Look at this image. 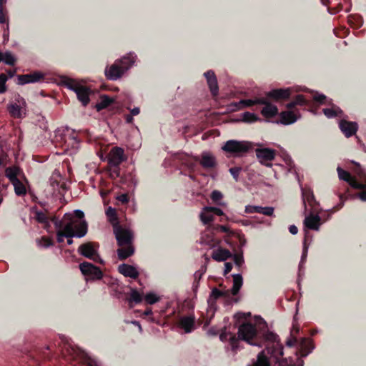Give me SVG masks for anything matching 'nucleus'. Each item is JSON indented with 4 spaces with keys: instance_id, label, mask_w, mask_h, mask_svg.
<instances>
[{
    "instance_id": "f257e3e1",
    "label": "nucleus",
    "mask_w": 366,
    "mask_h": 366,
    "mask_svg": "<svg viewBox=\"0 0 366 366\" xmlns=\"http://www.w3.org/2000/svg\"><path fill=\"white\" fill-rule=\"evenodd\" d=\"M267 340L268 343L266 349L258 354L254 366H270L272 362H279L280 366H303V360L300 358H298L297 363L295 364L292 360H290L289 363L286 359L280 362V358L283 355V347L276 335L267 334Z\"/></svg>"
},
{
    "instance_id": "f03ea898",
    "label": "nucleus",
    "mask_w": 366,
    "mask_h": 366,
    "mask_svg": "<svg viewBox=\"0 0 366 366\" xmlns=\"http://www.w3.org/2000/svg\"><path fill=\"white\" fill-rule=\"evenodd\" d=\"M64 226L62 230L66 233V237H82L87 232V225L84 220H77L72 214H66L62 219Z\"/></svg>"
},
{
    "instance_id": "7ed1b4c3",
    "label": "nucleus",
    "mask_w": 366,
    "mask_h": 366,
    "mask_svg": "<svg viewBox=\"0 0 366 366\" xmlns=\"http://www.w3.org/2000/svg\"><path fill=\"white\" fill-rule=\"evenodd\" d=\"M64 226L62 230L66 233V237H82L87 232V225L84 220H77L72 214H66L62 219Z\"/></svg>"
},
{
    "instance_id": "20e7f679",
    "label": "nucleus",
    "mask_w": 366,
    "mask_h": 366,
    "mask_svg": "<svg viewBox=\"0 0 366 366\" xmlns=\"http://www.w3.org/2000/svg\"><path fill=\"white\" fill-rule=\"evenodd\" d=\"M134 62V56L129 54L122 59L115 61L109 68L106 69L107 77L112 80H116L128 70Z\"/></svg>"
},
{
    "instance_id": "39448f33",
    "label": "nucleus",
    "mask_w": 366,
    "mask_h": 366,
    "mask_svg": "<svg viewBox=\"0 0 366 366\" xmlns=\"http://www.w3.org/2000/svg\"><path fill=\"white\" fill-rule=\"evenodd\" d=\"M252 148L248 141L228 140L222 147V151L232 157H241Z\"/></svg>"
},
{
    "instance_id": "423d86ee",
    "label": "nucleus",
    "mask_w": 366,
    "mask_h": 366,
    "mask_svg": "<svg viewBox=\"0 0 366 366\" xmlns=\"http://www.w3.org/2000/svg\"><path fill=\"white\" fill-rule=\"evenodd\" d=\"M66 86L74 91L78 99L82 103L84 106H86L89 102V95L91 91L86 86L80 85L76 81L73 79H68L65 81Z\"/></svg>"
},
{
    "instance_id": "0eeeda50",
    "label": "nucleus",
    "mask_w": 366,
    "mask_h": 366,
    "mask_svg": "<svg viewBox=\"0 0 366 366\" xmlns=\"http://www.w3.org/2000/svg\"><path fill=\"white\" fill-rule=\"evenodd\" d=\"M26 103L19 94L14 95V102L8 107L10 114L15 118L23 117L26 114Z\"/></svg>"
},
{
    "instance_id": "6e6552de",
    "label": "nucleus",
    "mask_w": 366,
    "mask_h": 366,
    "mask_svg": "<svg viewBox=\"0 0 366 366\" xmlns=\"http://www.w3.org/2000/svg\"><path fill=\"white\" fill-rule=\"evenodd\" d=\"M257 333L255 326L250 323L242 324L238 329V339L245 341L252 345H256L252 342V340Z\"/></svg>"
},
{
    "instance_id": "1a4fd4ad",
    "label": "nucleus",
    "mask_w": 366,
    "mask_h": 366,
    "mask_svg": "<svg viewBox=\"0 0 366 366\" xmlns=\"http://www.w3.org/2000/svg\"><path fill=\"white\" fill-rule=\"evenodd\" d=\"M78 252L82 256L92 259L94 262L102 263V260L97 254V250L95 246L92 242H87L79 246Z\"/></svg>"
},
{
    "instance_id": "9d476101",
    "label": "nucleus",
    "mask_w": 366,
    "mask_h": 366,
    "mask_svg": "<svg viewBox=\"0 0 366 366\" xmlns=\"http://www.w3.org/2000/svg\"><path fill=\"white\" fill-rule=\"evenodd\" d=\"M107 159L110 166L117 167L122 162L127 159V157L122 148L115 147L108 154Z\"/></svg>"
},
{
    "instance_id": "9b49d317",
    "label": "nucleus",
    "mask_w": 366,
    "mask_h": 366,
    "mask_svg": "<svg viewBox=\"0 0 366 366\" xmlns=\"http://www.w3.org/2000/svg\"><path fill=\"white\" fill-rule=\"evenodd\" d=\"M79 269L87 279L99 280L102 277V271L91 263L83 262L80 264Z\"/></svg>"
},
{
    "instance_id": "f8f14e48",
    "label": "nucleus",
    "mask_w": 366,
    "mask_h": 366,
    "mask_svg": "<svg viewBox=\"0 0 366 366\" xmlns=\"http://www.w3.org/2000/svg\"><path fill=\"white\" fill-rule=\"evenodd\" d=\"M257 157L259 162L267 167H271L269 162L272 161L275 157V151L269 148H258L255 150Z\"/></svg>"
},
{
    "instance_id": "ddd939ff",
    "label": "nucleus",
    "mask_w": 366,
    "mask_h": 366,
    "mask_svg": "<svg viewBox=\"0 0 366 366\" xmlns=\"http://www.w3.org/2000/svg\"><path fill=\"white\" fill-rule=\"evenodd\" d=\"M114 234L119 247L132 243V233L130 230L116 227L114 228Z\"/></svg>"
},
{
    "instance_id": "4468645a",
    "label": "nucleus",
    "mask_w": 366,
    "mask_h": 366,
    "mask_svg": "<svg viewBox=\"0 0 366 366\" xmlns=\"http://www.w3.org/2000/svg\"><path fill=\"white\" fill-rule=\"evenodd\" d=\"M291 93L292 89L290 88L273 89L266 94V98L280 101L288 99Z\"/></svg>"
},
{
    "instance_id": "2eb2a0df",
    "label": "nucleus",
    "mask_w": 366,
    "mask_h": 366,
    "mask_svg": "<svg viewBox=\"0 0 366 366\" xmlns=\"http://www.w3.org/2000/svg\"><path fill=\"white\" fill-rule=\"evenodd\" d=\"M262 100L264 102V103H259V104L264 105L261 110L262 115L267 119L275 117L278 114L277 106L269 103L267 98H262Z\"/></svg>"
},
{
    "instance_id": "dca6fc26",
    "label": "nucleus",
    "mask_w": 366,
    "mask_h": 366,
    "mask_svg": "<svg viewBox=\"0 0 366 366\" xmlns=\"http://www.w3.org/2000/svg\"><path fill=\"white\" fill-rule=\"evenodd\" d=\"M338 177L340 179L344 180L350 184V185L355 189L363 188L362 184L358 183L354 177H352L349 172L343 170L341 167H338L337 169Z\"/></svg>"
},
{
    "instance_id": "f3484780",
    "label": "nucleus",
    "mask_w": 366,
    "mask_h": 366,
    "mask_svg": "<svg viewBox=\"0 0 366 366\" xmlns=\"http://www.w3.org/2000/svg\"><path fill=\"white\" fill-rule=\"evenodd\" d=\"M200 242L214 248L221 243V240L216 239L212 232L207 229L202 234Z\"/></svg>"
},
{
    "instance_id": "a211bd4d",
    "label": "nucleus",
    "mask_w": 366,
    "mask_h": 366,
    "mask_svg": "<svg viewBox=\"0 0 366 366\" xmlns=\"http://www.w3.org/2000/svg\"><path fill=\"white\" fill-rule=\"evenodd\" d=\"M304 225L307 229L317 231L321 225V218L317 214L307 215L304 219Z\"/></svg>"
},
{
    "instance_id": "6ab92c4d",
    "label": "nucleus",
    "mask_w": 366,
    "mask_h": 366,
    "mask_svg": "<svg viewBox=\"0 0 366 366\" xmlns=\"http://www.w3.org/2000/svg\"><path fill=\"white\" fill-rule=\"evenodd\" d=\"M340 128L346 137H350L356 133L357 124L355 122L342 120L340 122Z\"/></svg>"
},
{
    "instance_id": "aec40b11",
    "label": "nucleus",
    "mask_w": 366,
    "mask_h": 366,
    "mask_svg": "<svg viewBox=\"0 0 366 366\" xmlns=\"http://www.w3.org/2000/svg\"><path fill=\"white\" fill-rule=\"evenodd\" d=\"M199 162L200 164L205 169L214 168L217 164L215 157L209 152H202Z\"/></svg>"
},
{
    "instance_id": "412c9836",
    "label": "nucleus",
    "mask_w": 366,
    "mask_h": 366,
    "mask_svg": "<svg viewBox=\"0 0 366 366\" xmlns=\"http://www.w3.org/2000/svg\"><path fill=\"white\" fill-rule=\"evenodd\" d=\"M79 141L74 135H65L64 151L69 154L74 153L79 147Z\"/></svg>"
},
{
    "instance_id": "4be33fe9",
    "label": "nucleus",
    "mask_w": 366,
    "mask_h": 366,
    "mask_svg": "<svg viewBox=\"0 0 366 366\" xmlns=\"http://www.w3.org/2000/svg\"><path fill=\"white\" fill-rule=\"evenodd\" d=\"M246 213H259L267 216H272L274 213V207L247 205L245 207Z\"/></svg>"
},
{
    "instance_id": "5701e85b",
    "label": "nucleus",
    "mask_w": 366,
    "mask_h": 366,
    "mask_svg": "<svg viewBox=\"0 0 366 366\" xmlns=\"http://www.w3.org/2000/svg\"><path fill=\"white\" fill-rule=\"evenodd\" d=\"M232 257V253L227 249L218 247L214 249L212 258L217 262H224Z\"/></svg>"
},
{
    "instance_id": "b1692460",
    "label": "nucleus",
    "mask_w": 366,
    "mask_h": 366,
    "mask_svg": "<svg viewBox=\"0 0 366 366\" xmlns=\"http://www.w3.org/2000/svg\"><path fill=\"white\" fill-rule=\"evenodd\" d=\"M204 76L207 79V84L209 85L212 94L214 96L217 95L219 88L217 84V80L214 75V73L212 71H208L204 73Z\"/></svg>"
},
{
    "instance_id": "393cba45",
    "label": "nucleus",
    "mask_w": 366,
    "mask_h": 366,
    "mask_svg": "<svg viewBox=\"0 0 366 366\" xmlns=\"http://www.w3.org/2000/svg\"><path fill=\"white\" fill-rule=\"evenodd\" d=\"M280 122L285 125L295 122L300 117V115L293 111L282 112L280 113Z\"/></svg>"
},
{
    "instance_id": "a878e982",
    "label": "nucleus",
    "mask_w": 366,
    "mask_h": 366,
    "mask_svg": "<svg viewBox=\"0 0 366 366\" xmlns=\"http://www.w3.org/2000/svg\"><path fill=\"white\" fill-rule=\"evenodd\" d=\"M43 78V75L39 72H34L29 74L20 75L18 77L19 84H25L29 83H34L39 81Z\"/></svg>"
},
{
    "instance_id": "bb28decb",
    "label": "nucleus",
    "mask_w": 366,
    "mask_h": 366,
    "mask_svg": "<svg viewBox=\"0 0 366 366\" xmlns=\"http://www.w3.org/2000/svg\"><path fill=\"white\" fill-rule=\"evenodd\" d=\"M118 270L125 277H129L135 279L139 276L137 269L134 267L127 264H120L118 267Z\"/></svg>"
},
{
    "instance_id": "cd10ccee",
    "label": "nucleus",
    "mask_w": 366,
    "mask_h": 366,
    "mask_svg": "<svg viewBox=\"0 0 366 366\" xmlns=\"http://www.w3.org/2000/svg\"><path fill=\"white\" fill-rule=\"evenodd\" d=\"M195 319L193 316L183 317L180 319L179 325L185 332H192L194 328Z\"/></svg>"
},
{
    "instance_id": "c85d7f7f",
    "label": "nucleus",
    "mask_w": 366,
    "mask_h": 366,
    "mask_svg": "<svg viewBox=\"0 0 366 366\" xmlns=\"http://www.w3.org/2000/svg\"><path fill=\"white\" fill-rule=\"evenodd\" d=\"M299 352L297 355H300L301 357L307 356L312 350L310 347V341L307 339H302L298 344Z\"/></svg>"
},
{
    "instance_id": "c756f323",
    "label": "nucleus",
    "mask_w": 366,
    "mask_h": 366,
    "mask_svg": "<svg viewBox=\"0 0 366 366\" xmlns=\"http://www.w3.org/2000/svg\"><path fill=\"white\" fill-rule=\"evenodd\" d=\"M213 211L211 210V207H204L200 214L199 217L203 224H207L214 220Z\"/></svg>"
},
{
    "instance_id": "7c9ffc66",
    "label": "nucleus",
    "mask_w": 366,
    "mask_h": 366,
    "mask_svg": "<svg viewBox=\"0 0 366 366\" xmlns=\"http://www.w3.org/2000/svg\"><path fill=\"white\" fill-rule=\"evenodd\" d=\"M259 103H264L262 100V98H254L252 99H242L240 100L236 106L239 109H242L247 107H251L255 104H259Z\"/></svg>"
},
{
    "instance_id": "2f4dec72",
    "label": "nucleus",
    "mask_w": 366,
    "mask_h": 366,
    "mask_svg": "<svg viewBox=\"0 0 366 366\" xmlns=\"http://www.w3.org/2000/svg\"><path fill=\"white\" fill-rule=\"evenodd\" d=\"M134 253V248L131 244H124L117 250L118 257L120 259H124L131 256Z\"/></svg>"
},
{
    "instance_id": "473e14b6",
    "label": "nucleus",
    "mask_w": 366,
    "mask_h": 366,
    "mask_svg": "<svg viewBox=\"0 0 366 366\" xmlns=\"http://www.w3.org/2000/svg\"><path fill=\"white\" fill-rule=\"evenodd\" d=\"M323 113L327 118H332L335 117H341L342 111L340 107L335 105H332L330 108L324 109Z\"/></svg>"
},
{
    "instance_id": "72a5a7b5",
    "label": "nucleus",
    "mask_w": 366,
    "mask_h": 366,
    "mask_svg": "<svg viewBox=\"0 0 366 366\" xmlns=\"http://www.w3.org/2000/svg\"><path fill=\"white\" fill-rule=\"evenodd\" d=\"M114 101V99L113 98H111L107 95H102L100 97L99 102L96 104L95 107L97 111H100L107 108L112 103H113Z\"/></svg>"
},
{
    "instance_id": "f704fd0d",
    "label": "nucleus",
    "mask_w": 366,
    "mask_h": 366,
    "mask_svg": "<svg viewBox=\"0 0 366 366\" xmlns=\"http://www.w3.org/2000/svg\"><path fill=\"white\" fill-rule=\"evenodd\" d=\"M19 174V169L17 167H8L5 170V175L10 180L11 182H13L19 179L17 178Z\"/></svg>"
},
{
    "instance_id": "c9c22d12",
    "label": "nucleus",
    "mask_w": 366,
    "mask_h": 366,
    "mask_svg": "<svg viewBox=\"0 0 366 366\" xmlns=\"http://www.w3.org/2000/svg\"><path fill=\"white\" fill-rule=\"evenodd\" d=\"M242 285V277L240 274H234L233 275V286L232 287V294L235 295L239 291Z\"/></svg>"
},
{
    "instance_id": "e433bc0d",
    "label": "nucleus",
    "mask_w": 366,
    "mask_h": 366,
    "mask_svg": "<svg viewBox=\"0 0 366 366\" xmlns=\"http://www.w3.org/2000/svg\"><path fill=\"white\" fill-rule=\"evenodd\" d=\"M11 184L14 186V192L16 195L22 196V195L26 194V187L24 185V184L21 182H20L19 179L11 182Z\"/></svg>"
},
{
    "instance_id": "4c0bfd02",
    "label": "nucleus",
    "mask_w": 366,
    "mask_h": 366,
    "mask_svg": "<svg viewBox=\"0 0 366 366\" xmlns=\"http://www.w3.org/2000/svg\"><path fill=\"white\" fill-rule=\"evenodd\" d=\"M242 121L246 123H253L260 120L258 115L252 112H244L241 116Z\"/></svg>"
},
{
    "instance_id": "58836bf2",
    "label": "nucleus",
    "mask_w": 366,
    "mask_h": 366,
    "mask_svg": "<svg viewBox=\"0 0 366 366\" xmlns=\"http://www.w3.org/2000/svg\"><path fill=\"white\" fill-rule=\"evenodd\" d=\"M147 304L152 305L160 300V297L154 292H149L144 296Z\"/></svg>"
},
{
    "instance_id": "ea45409f",
    "label": "nucleus",
    "mask_w": 366,
    "mask_h": 366,
    "mask_svg": "<svg viewBox=\"0 0 366 366\" xmlns=\"http://www.w3.org/2000/svg\"><path fill=\"white\" fill-rule=\"evenodd\" d=\"M2 61L9 65H14L16 62V59L11 53L7 51L4 53Z\"/></svg>"
},
{
    "instance_id": "a19ab883",
    "label": "nucleus",
    "mask_w": 366,
    "mask_h": 366,
    "mask_svg": "<svg viewBox=\"0 0 366 366\" xmlns=\"http://www.w3.org/2000/svg\"><path fill=\"white\" fill-rule=\"evenodd\" d=\"M34 218L40 223H47V217L43 212L36 210L34 212Z\"/></svg>"
},
{
    "instance_id": "79ce46f5",
    "label": "nucleus",
    "mask_w": 366,
    "mask_h": 366,
    "mask_svg": "<svg viewBox=\"0 0 366 366\" xmlns=\"http://www.w3.org/2000/svg\"><path fill=\"white\" fill-rule=\"evenodd\" d=\"M106 214L109 218V220L112 222L117 221V213H116V210L114 208L109 207L106 211Z\"/></svg>"
},
{
    "instance_id": "37998d69",
    "label": "nucleus",
    "mask_w": 366,
    "mask_h": 366,
    "mask_svg": "<svg viewBox=\"0 0 366 366\" xmlns=\"http://www.w3.org/2000/svg\"><path fill=\"white\" fill-rule=\"evenodd\" d=\"M37 244L41 247H48L52 245L51 240L48 237H42L37 240Z\"/></svg>"
},
{
    "instance_id": "c03bdc74",
    "label": "nucleus",
    "mask_w": 366,
    "mask_h": 366,
    "mask_svg": "<svg viewBox=\"0 0 366 366\" xmlns=\"http://www.w3.org/2000/svg\"><path fill=\"white\" fill-rule=\"evenodd\" d=\"M131 300L136 303H139L142 300V295L136 290H132L131 292Z\"/></svg>"
},
{
    "instance_id": "a18cd8bd",
    "label": "nucleus",
    "mask_w": 366,
    "mask_h": 366,
    "mask_svg": "<svg viewBox=\"0 0 366 366\" xmlns=\"http://www.w3.org/2000/svg\"><path fill=\"white\" fill-rule=\"evenodd\" d=\"M222 295V292H220L217 289H213L208 301L209 303H211V302H214L215 300H217V298H219V297H221Z\"/></svg>"
},
{
    "instance_id": "49530a36",
    "label": "nucleus",
    "mask_w": 366,
    "mask_h": 366,
    "mask_svg": "<svg viewBox=\"0 0 366 366\" xmlns=\"http://www.w3.org/2000/svg\"><path fill=\"white\" fill-rule=\"evenodd\" d=\"M7 81V77L5 74H2L0 75V93H4L6 92V82Z\"/></svg>"
},
{
    "instance_id": "de8ad7c7",
    "label": "nucleus",
    "mask_w": 366,
    "mask_h": 366,
    "mask_svg": "<svg viewBox=\"0 0 366 366\" xmlns=\"http://www.w3.org/2000/svg\"><path fill=\"white\" fill-rule=\"evenodd\" d=\"M222 194L217 190H214L212 192L211 198L214 202H218L222 198Z\"/></svg>"
},
{
    "instance_id": "09e8293b",
    "label": "nucleus",
    "mask_w": 366,
    "mask_h": 366,
    "mask_svg": "<svg viewBox=\"0 0 366 366\" xmlns=\"http://www.w3.org/2000/svg\"><path fill=\"white\" fill-rule=\"evenodd\" d=\"M229 172L233 176V177L237 180L239 174L240 172V168L239 167H233L229 169Z\"/></svg>"
},
{
    "instance_id": "8fccbe9b",
    "label": "nucleus",
    "mask_w": 366,
    "mask_h": 366,
    "mask_svg": "<svg viewBox=\"0 0 366 366\" xmlns=\"http://www.w3.org/2000/svg\"><path fill=\"white\" fill-rule=\"evenodd\" d=\"M297 343V340L295 337L291 336L286 342V345L288 347H292Z\"/></svg>"
},
{
    "instance_id": "3c124183",
    "label": "nucleus",
    "mask_w": 366,
    "mask_h": 366,
    "mask_svg": "<svg viewBox=\"0 0 366 366\" xmlns=\"http://www.w3.org/2000/svg\"><path fill=\"white\" fill-rule=\"evenodd\" d=\"M66 237V233L62 230L59 229L57 231V241L59 242H64V238Z\"/></svg>"
},
{
    "instance_id": "603ef678",
    "label": "nucleus",
    "mask_w": 366,
    "mask_h": 366,
    "mask_svg": "<svg viewBox=\"0 0 366 366\" xmlns=\"http://www.w3.org/2000/svg\"><path fill=\"white\" fill-rule=\"evenodd\" d=\"M362 184L364 185V187L360 189H362V192L359 193L357 196L361 200L366 201V184Z\"/></svg>"
},
{
    "instance_id": "864d4df0",
    "label": "nucleus",
    "mask_w": 366,
    "mask_h": 366,
    "mask_svg": "<svg viewBox=\"0 0 366 366\" xmlns=\"http://www.w3.org/2000/svg\"><path fill=\"white\" fill-rule=\"evenodd\" d=\"M314 99L321 104H325L326 97L323 94H317L314 97Z\"/></svg>"
},
{
    "instance_id": "5fc2aeb1",
    "label": "nucleus",
    "mask_w": 366,
    "mask_h": 366,
    "mask_svg": "<svg viewBox=\"0 0 366 366\" xmlns=\"http://www.w3.org/2000/svg\"><path fill=\"white\" fill-rule=\"evenodd\" d=\"M294 102H295L296 105L304 104L305 103L304 97L302 95L297 96Z\"/></svg>"
},
{
    "instance_id": "6e6d98bb",
    "label": "nucleus",
    "mask_w": 366,
    "mask_h": 366,
    "mask_svg": "<svg viewBox=\"0 0 366 366\" xmlns=\"http://www.w3.org/2000/svg\"><path fill=\"white\" fill-rule=\"evenodd\" d=\"M117 199L124 204L127 203L129 201L128 197L126 194L118 196Z\"/></svg>"
},
{
    "instance_id": "4d7b16f0",
    "label": "nucleus",
    "mask_w": 366,
    "mask_h": 366,
    "mask_svg": "<svg viewBox=\"0 0 366 366\" xmlns=\"http://www.w3.org/2000/svg\"><path fill=\"white\" fill-rule=\"evenodd\" d=\"M237 342L238 340L234 336L230 337V345L233 350H235L237 347Z\"/></svg>"
},
{
    "instance_id": "13d9d810",
    "label": "nucleus",
    "mask_w": 366,
    "mask_h": 366,
    "mask_svg": "<svg viewBox=\"0 0 366 366\" xmlns=\"http://www.w3.org/2000/svg\"><path fill=\"white\" fill-rule=\"evenodd\" d=\"M217 229H219L220 231L223 232H227V233H229V234H232V232L230 230V229L227 227V226H224V225H219L217 227Z\"/></svg>"
},
{
    "instance_id": "bf43d9fd",
    "label": "nucleus",
    "mask_w": 366,
    "mask_h": 366,
    "mask_svg": "<svg viewBox=\"0 0 366 366\" xmlns=\"http://www.w3.org/2000/svg\"><path fill=\"white\" fill-rule=\"evenodd\" d=\"M6 21V18L3 11V5H0V23H5Z\"/></svg>"
},
{
    "instance_id": "052dcab7",
    "label": "nucleus",
    "mask_w": 366,
    "mask_h": 366,
    "mask_svg": "<svg viewBox=\"0 0 366 366\" xmlns=\"http://www.w3.org/2000/svg\"><path fill=\"white\" fill-rule=\"evenodd\" d=\"M285 161L286 164L288 167V171L291 172L293 168V164H292L291 159L290 157H286L285 159Z\"/></svg>"
},
{
    "instance_id": "680f3d73",
    "label": "nucleus",
    "mask_w": 366,
    "mask_h": 366,
    "mask_svg": "<svg viewBox=\"0 0 366 366\" xmlns=\"http://www.w3.org/2000/svg\"><path fill=\"white\" fill-rule=\"evenodd\" d=\"M211 210L213 211V212L214 214H216L217 215H219V216L224 215L223 211L217 207H211Z\"/></svg>"
},
{
    "instance_id": "e2e57ef3",
    "label": "nucleus",
    "mask_w": 366,
    "mask_h": 366,
    "mask_svg": "<svg viewBox=\"0 0 366 366\" xmlns=\"http://www.w3.org/2000/svg\"><path fill=\"white\" fill-rule=\"evenodd\" d=\"M75 217L79 218V220H81L84 216V212L81 210H75L74 211Z\"/></svg>"
},
{
    "instance_id": "0e129e2a",
    "label": "nucleus",
    "mask_w": 366,
    "mask_h": 366,
    "mask_svg": "<svg viewBox=\"0 0 366 366\" xmlns=\"http://www.w3.org/2000/svg\"><path fill=\"white\" fill-rule=\"evenodd\" d=\"M232 264L229 262H226L224 264V273L225 274L229 273L232 270Z\"/></svg>"
},
{
    "instance_id": "69168bd1",
    "label": "nucleus",
    "mask_w": 366,
    "mask_h": 366,
    "mask_svg": "<svg viewBox=\"0 0 366 366\" xmlns=\"http://www.w3.org/2000/svg\"><path fill=\"white\" fill-rule=\"evenodd\" d=\"M355 172L357 173V174L359 176V177L360 179H363L365 177L366 174L365 173V172L361 169V168H359L357 169Z\"/></svg>"
},
{
    "instance_id": "338daca9",
    "label": "nucleus",
    "mask_w": 366,
    "mask_h": 366,
    "mask_svg": "<svg viewBox=\"0 0 366 366\" xmlns=\"http://www.w3.org/2000/svg\"><path fill=\"white\" fill-rule=\"evenodd\" d=\"M290 232L292 234H296L298 232V229L295 225H291L289 227Z\"/></svg>"
},
{
    "instance_id": "774afa93",
    "label": "nucleus",
    "mask_w": 366,
    "mask_h": 366,
    "mask_svg": "<svg viewBox=\"0 0 366 366\" xmlns=\"http://www.w3.org/2000/svg\"><path fill=\"white\" fill-rule=\"evenodd\" d=\"M234 261H235V263L237 264V265H241L243 260H242V257H239V256H235L234 257Z\"/></svg>"
}]
</instances>
